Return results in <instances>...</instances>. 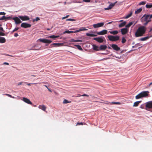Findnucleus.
I'll return each instance as SVG.
<instances>
[{"mask_svg":"<svg viewBox=\"0 0 152 152\" xmlns=\"http://www.w3.org/2000/svg\"><path fill=\"white\" fill-rule=\"evenodd\" d=\"M121 42L122 43H124V37L122 38Z\"/></svg>","mask_w":152,"mask_h":152,"instance_id":"obj_61","label":"nucleus"},{"mask_svg":"<svg viewBox=\"0 0 152 152\" xmlns=\"http://www.w3.org/2000/svg\"><path fill=\"white\" fill-rule=\"evenodd\" d=\"M63 45L62 43H53L50 45L51 48L53 47H59Z\"/></svg>","mask_w":152,"mask_h":152,"instance_id":"obj_17","label":"nucleus"},{"mask_svg":"<svg viewBox=\"0 0 152 152\" xmlns=\"http://www.w3.org/2000/svg\"><path fill=\"white\" fill-rule=\"evenodd\" d=\"M3 64L4 65H9V64L7 62H4L3 63Z\"/></svg>","mask_w":152,"mask_h":152,"instance_id":"obj_54","label":"nucleus"},{"mask_svg":"<svg viewBox=\"0 0 152 152\" xmlns=\"http://www.w3.org/2000/svg\"><path fill=\"white\" fill-rule=\"evenodd\" d=\"M66 21H72L74 20L73 19H71V18H69V19H66Z\"/></svg>","mask_w":152,"mask_h":152,"instance_id":"obj_52","label":"nucleus"},{"mask_svg":"<svg viewBox=\"0 0 152 152\" xmlns=\"http://www.w3.org/2000/svg\"><path fill=\"white\" fill-rule=\"evenodd\" d=\"M110 104H119L120 103L119 102H112L110 103Z\"/></svg>","mask_w":152,"mask_h":152,"instance_id":"obj_38","label":"nucleus"},{"mask_svg":"<svg viewBox=\"0 0 152 152\" xmlns=\"http://www.w3.org/2000/svg\"><path fill=\"white\" fill-rule=\"evenodd\" d=\"M12 19L15 21L16 24H19L21 23L20 20L17 17L12 18Z\"/></svg>","mask_w":152,"mask_h":152,"instance_id":"obj_10","label":"nucleus"},{"mask_svg":"<svg viewBox=\"0 0 152 152\" xmlns=\"http://www.w3.org/2000/svg\"><path fill=\"white\" fill-rule=\"evenodd\" d=\"M71 101L69 102L66 99H64L63 101V103L64 104L70 103Z\"/></svg>","mask_w":152,"mask_h":152,"instance_id":"obj_36","label":"nucleus"},{"mask_svg":"<svg viewBox=\"0 0 152 152\" xmlns=\"http://www.w3.org/2000/svg\"><path fill=\"white\" fill-rule=\"evenodd\" d=\"M132 12H130L129 13H128V14L126 15V16L124 17V19H127L129 17H130L131 16H132Z\"/></svg>","mask_w":152,"mask_h":152,"instance_id":"obj_23","label":"nucleus"},{"mask_svg":"<svg viewBox=\"0 0 152 152\" xmlns=\"http://www.w3.org/2000/svg\"><path fill=\"white\" fill-rule=\"evenodd\" d=\"M0 35L4 36L5 35V34L2 32H0Z\"/></svg>","mask_w":152,"mask_h":152,"instance_id":"obj_48","label":"nucleus"},{"mask_svg":"<svg viewBox=\"0 0 152 152\" xmlns=\"http://www.w3.org/2000/svg\"><path fill=\"white\" fill-rule=\"evenodd\" d=\"M6 41V39L4 37H0V43H4Z\"/></svg>","mask_w":152,"mask_h":152,"instance_id":"obj_27","label":"nucleus"},{"mask_svg":"<svg viewBox=\"0 0 152 152\" xmlns=\"http://www.w3.org/2000/svg\"><path fill=\"white\" fill-rule=\"evenodd\" d=\"M149 91H143L136 95V99H138L143 97H146L149 95Z\"/></svg>","mask_w":152,"mask_h":152,"instance_id":"obj_2","label":"nucleus"},{"mask_svg":"<svg viewBox=\"0 0 152 152\" xmlns=\"http://www.w3.org/2000/svg\"><path fill=\"white\" fill-rule=\"evenodd\" d=\"M152 31V28H150L149 31H148V32H150L151 31Z\"/></svg>","mask_w":152,"mask_h":152,"instance_id":"obj_62","label":"nucleus"},{"mask_svg":"<svg viewBox=\"0 0 152 152\" xmlns=\"http://www.w3.org/2000/svg\"><path fill=\"white\" fill-rule=\"evenodd\" d=\"M11 19H12V18L10 17H6V20Z\"/></svg>","mask_w":152,"mask_h":152,"instance_id":"obj_51","label":"nucleus"},{"mask_svg":"<svg viewBox=\"0 0 152 152\" xmlns=\"http://www.w3.org/2000/svg\"><path fill=\"white\" fill-rule=\"evenodd\" d=\"M26 83V84L28 86H31V84H36V83H31H31Z\"/></svg>","mask_w":152,"mask_h":152,"instance_id":"obj_50","label":"nucleus"},{"mask_svg":"<svg viewBox=\"0 0 152 152\" xmlns=\"http://www.w3.org/2000/svg\"><path fill=\"white\" fill-rule=\"evenodd\" d=\"M109 32L110 34H113V35H116L117 34L118 32L117 31H109Z\"/></svg>","mask_w":152,"mask_h":152,"instance_id":"obj_25","label":"nucleus"},{"mask_svg":"<svg viewBox=\"0 0 152 152\" xmlns=\"http://www.w3.org/2000/svg\"><path fill=\"white\" fill-rule=\"evenodd\" d=\"M128 31V28H124V34H126Z\"/></svg>","mask_w":152,"mask_h":152,"instance_id":"obj_35","label":"nucleus"},{"mask_svg":"<svg viewBox=\"0 0 152 152\" xmlns=\"http://www.w3.org/2000/svg\"><path fill=\"white\" fill-rule=\"evenodd\" d=\"M142 9L141 8H140L137 9L135 12V13L138 14L141 12L142 11Z\"/></svg>","mask_w":152,"mask_h":152,"instance_id":"obj_30","label":"nucleus"},{"mask_svg":"<svg viewBox=\"0 0 152 152\" xmlns=\"http://www.w3.org/2000/svg\"><path fill=\"white\" fill-rule=\"evenodd\" d=\"M149 15L148 14L146 15L144 14L142 17V18H144V20L145 21H147L149 19Z\"/></svg>","mask_w":152,"mask_h":152,"instance_id":"obj_20","label":"nucleus"},{"mask_svg":"<svg viewBox=\"0 0 152 152\" xmlns=\"http://www.w3.org/2000/svg\"><path fill=\"white\" fill-rule=\"evenodd\" d=\"M22 83H23L22 82H20L18 84V86H19V85H21L22 84Z\"/></svg>","mask_w":152,"mask_h":152,"instance_id":"obj_60","label":"nucleus"},{"mask_svg":"<svg viewBox=\"0 0 152 152\" xmlns=\"http://www.w3.org/2000/svg\"><path fill=\"white\" fill-rule=\"evenodd\" d=\"M71 41L72 42H82V41L80 40L79 39H76V40H75L74 39H72Z\"/></svg>","mask_w":152,"mask_h":152,"instance_id":"obj_33","label":"nucleus"},{"mask_svg":"<svg viewBox=\"0 0 152 152\" xmlns=\"http://www.w3.org/2000/svg\"><path fill=\"white\" fill-rule=\"evenodd\" d=\"M115 3H111L110 4L109 6L107 8H105L104 9L105 10H109L111 9L115 5Z\"/></svg>","mask_w":152,"mask_h":152,"instance_id":"obj_19","label":"nucleus"},{"mask_svg":"<svg viewBox=\"0 0 152 152\" xmlns=\"http://www.w3.org/2000/svg\"><path fill=\"white\" fill-rule=\"evenodd\" d=\"M141 45H142L140 43H137L136 44H135V45L133 46L132 47V48H135V49L129 51L128 52H126L125 54H126L127 53H129L130 52L132 51L135 50H137V49H138L142 47V46L139 47L140 46H141Z\"/></svg>","mask_w":152,"mask_h":152,"instance_id":"obj_5","label":"nucleus"},{"mask_svg":"<svg viewBox=\"0 0 152 152\" xmlns=\"http://www.w3.org/2000/svg\"><path fill=\"white\" fill-rule=\"evenodd\" d=\"M38 108L44 111H45L46 109V107L44 105H39L38 107Z\"/></svg>","mask_w":152,"mask_h":152,"instance_id":"obj_21","label":"nucleus"},{"mask_svg":"<svg viewBox=\"0 0 152 152\" xmlns=\"http://www.w3.org/2000/svg\"><path fill=\"white\" fill-rule=\"evenodd\" d=\"M83 124L82 122H80V123L78 122L77 123L76 125L77 126V125H83Z\"/></svg>","mask_w":152,"mask_h":152,"instance_id":"obj_43","label":"nucleus"},{"mask_svg":"<svg viewBox=\"0 0 152 152\" xmlns=\"http://www.w3.org/2000/svg\"><path fill=\"white\" fill-rule=\"evenodd\" d=\"M119 27L121 28L124 26V22H122L119 25Z\"/></svg>","mask_w":152,"mask_h":152,"instance_id":"obj_40","label":"nucleus"},{"mask_svg":"<svg viewBox=\"0 0 152 152\" xmlns=\"http://www.w3.org/2000/svg\"><path fill=\"white\" fill-rule=\"evenodd\" d=\"M14 36L15 37H17L18 36V35L17 33H16L15 34Z\"/></svg>","mask_w":152,"mask_h":152,"instance_id":"obj_58","label":"nucleus"},{"mask_svg":"<svg viewBox=\"0 0 152 152\" xmlns=\"http://www.w3.org/2000/svg\"><path fill=\"white\" fill-rule=\"evenodd\" d=\"M111 41H115L118 40L119 39V37L118 36H114L109 35L107 37Z\"/></svg>","mask_w":152,"mask_h":152,"instance_id":"obj_4","label":"nucleus"},{"mask_svg":"<svg viewBox=\"0 0 152 152\" xmlns=\"http://www.w3.org/2000/svg\"><path fill=\"white\" fill-rule=\"evenodd\" d=\"M6 55L7 56H10L13 57V56H12L10 55H9L7 54H6Z\"/></svg>","mask_w":152,"mask_h":152,"instance_id":"obj_63","label":"nucleus"},{"mask_svg":"<svg viewBox=\"0 0 152 152\" xmlns=\"http://www.w3.org/2000/svg\"><path fill=\"white\" fill-rule=\"evenodd\" d=\"M93 49L94 50L98 51L99 50V48L95 45H93Z\"/></svg>","mask_w":152,"mask_h":152,"instance_id":"obj_22","label":"nucleus"},{"mask_svg":"<svg viewBox=\"0 0 152 152\" xmlns=\"http://www.w3.org/2000/svg\"><path fill=\"white\" fill-rule=\"evenodd\" d=\"M124 26L126 23V21H124Z\"/></svg>","mask_w":152,"mask_h":152,"instance_id":"obj_64","label":"nucleus"},{"mask_svg":"<svg viewBox=\"0 0 152 152\" xmlns=\"http://www.w3.org/2000/svg\"><path fill=\"white\" fill-rule=\"evenodd\" d=\"M151 21V20H148L147 21H145L146 22L144 24V25L145 26L148 23L150 22Z\"/></svg>","mask_w":152,"mask_h":152,"instance_id":"obj_42","label":"nucleus"},{"mask_svg":"<svg viewBox=\"0 0 152 152\" xmlns=\"http://www.w3.org/2000/svg\"><path fill=\"white\" fill-rule=\"evenodd\" d=\"M75 46L77 47V48L79 50H83V49L82 48L81 46L79 45H75Z\"/></svg>","mask_w":152,"mask_h":152,"instance_id":"obj_32","label":"nucleus"},{"mask_svg":"<svg viewBox=\"0 0 152 152\" xmlns=\"http://www.w3.org/2000/svg\"><path fill=\"white\" fill-rule=\"evenodd\" d=\"M146 28L145 26H142L138 28L135 33V35L136 37H141L145 33Z\"/></svg>","mask_w":152,"mask_h":152,"instance_id":"obj_1","label":"nucleus"},{"mask_svg":"<svg viewBox=\"0 0 152 152\" xmlns=\"http://www.w3.org/2000/svg\"><path fill=\"white\" fill-rule=\"evenodd\" d=\"M149 15V19L148 20H151V19L152 18V14L151 15L148 14Z\"/></svg>","mask_w":152,"mask_h":152,"instance_id":"obj_55","label":"nucleus"},{"mask_svg":"<svg viewBox=\"0 0 152 152\" xmlns=\"http://www.w3.org/2000/svg\"><path fill=\"white\" fill-rule=\"evenodd\" d=\"M6 20V17L4 16H2L1 18H0V20Z\"/></svg>","mask_w":152,"mask_h":152,"instance_id":"obj_39","label":"nucleus"},{"mask_svg":"<svg viewBox=\"0 0 152 152\" xmlns=\"http://www.w3.org/2000/svg\"><path fill=\"white\" fill-rule=\"evenodd\" d=\"M109 58H104L101 59V61H102V60H107V59H108Z\"/></svg>","mask_w":152,"mask_h":152,"instance_id":"obj_59","label":"nucleus"},{"mask_svg":"<svg viewBox=\"0 0 152 152\" xmlns=\"http://www.w3.org/2000/svg\"><path fill=\"white\" fill-rule=\"evenodd\" d=\"M145 106V104H141L140 106V108L141 109H144Z\"/></svg>","mask_w":152,"mask_h":152,"instance_id":"obj_41","label":"nucleus"},{"mask_svg":"<svg viewBox=\"0 0 152 152\" xmlns=\"http://www.w3.org/2000/svg\"><path fill=\"white\" fill-rule=\"evenodd\" d=\"M31 26V25L30 24L26 23H23L21 25V27L25 28L30 27Z\"/></svg>","mask_w":152,"mask_h":152,"instance_id":"obj_8","label":"nucleus"},{"mask_svg":"<svg viewBox=\"0 0 152 152\" xmlns=\"http://www.w3.org/2000/svg\"><path fill=\"white\" fill-rule=\"evenodd\" d=\"M86 35L88 37H96L97 36V35L94 34H90L89 33H86Z\"/></svg>","mask_w":152,"mask_h":152,"instance_id":"obj_31","label":"nucleus"},{"mask_svg":"<svg viewBox=\"0 0 152 152\" xmlns=\"http://www.w3.org/2000/svg\"><path fill=\"white\" fill-rule=\"evenodd\" d=\"M107 33V31L106 30H103L97 32V34L99 35H102L106 34Z\"/></svg>","mask_w":152,"mask_h":152,"instance_id":"obj_12","label":"nucleus"},{"mask_svg":"<svg viewBox=\"0 0 152 152\" xmlns=\"http://www.w3.org/2000/svg\"><path fill=\"white\" fill-rule=\"evenodd\" d=\"M0 30L3 31V32H4V30L3 28L1 27H0Z\"/></svg>","mask_w":152,"mask_h":152,"instance_id":"obj_57","label":"nucleus"},{"mask_svg":"<svg viewBox=\"0 0 152 152\" xmlns=\"http://www.w3.org/2000/svg\"><path fill=\"white\" fill-rule=\"evenodd\" d=\"M83 1L86 2H90L91 0H83Z\"/></svg>","mask_w":152,"mask_h":152,"instance_id":"obj_49","label":"nucleus"},{"mask_svg":"<svg viewBox=\"0 0 152 152\" xmlns=\"http://www.w3.org/2000/svg\"><path fill=\"white\" fill-rule=\"evenodd\" d=\"M107 48L106 45H102L100 46L99 47V50H104Z\"/></svg>","mask_w":152,"mask_h":152,"instance_id":"obj_18","label":"nucleus"},{"mask_svg":"<svg viewBox=\"0 0 152 152\" xmlns=\"http://www.w3.org/2000/svg\"><path fill=\"white\" fill-rule=\"evenodd\" d=\"M104 24V23H98L96 24H93V26L94 28H99L103 26Z\"/></svg>","mask_w":152,"mask_h":152,"instance_id":"obj_9","label":"nucleus"},{"mask_svg":"<svg viewBox=\"0 0 152 152\" xmlns=\"http://www.w3.org/2000/svg\"><path fill=\"white\" fill-rule=\"evenodd\" d=\"M40 20L39 18V17H37L35 19H34L33 20V21H38V20Z\"/></svg>","mask_w":152,"mask_h":152,"instance_id":"obj_45","label":"nucleus"},{"mask_svg":"<svg viewBox=\"0 0 152 152\" xmlns=\"http://www.w3.org/2000/svg\"><path fill=\"white\" fill-rule=\"evenodd\" d=\"M134 21H132L129 22L127 25H126L125 27L126 28H129L131 26L133 25L134 23Z\"/></svg>","mask_w":152,"mask_h":152,"instance_id":"obj_26","label":"nucleus"},{"mask_svg":"<svg viewBox=\"0 0 152 152\" xmlns=\"http://www.w3.org/2000/svg\"><path fill=\"white\" fill-rule=\"evenodd\" d=\"M4 95H6L7 96H8L9 97H10L14 98V97H12V96L11 95H10V94H5Z\"/></svg>","mask_w":152,"mask_h":152,"instance_id":"obj_44","label":"nucleus"},{"mask_svg":"<svg viewBox=\"0 0 152 152\" xmlns=\"http://www.w3.org/2000/svg\"><path fill=\"white\" fill-rule=\"evenodd\" d=\"M19 18L22 20H29V18L27 16H19Z\"/></svg>","mask_w":152,"mask_h":152,"instance_id":"obj_11","label":"nucleus"},{"mask_svg":"<svg viewBox=\"0 0 152 152\" xmlns=\"http://www.w3.org/2000/svg\"><path fill=\"white\" fill-rule=\"evenodd\" d=\"M88 30V29H86L84 27H82L80 28L79 30H77L76 31H69V30L66 31H64L63 32L64 34H65L66 33H68V34H70L71 33H75L76 32H78L81 31H87Z\"/></svg>","mask_w":152,"mask_h":152,"instance_id":"obj_3","label":"nucleus"},{"mask_svg":"<svg viewBox=\"0 0 152 152\" xmlns=\"http://www.w3.org/2000/svg\"><path fill=\"white\" fill-rule=\"evenodd\" d=\"M69 16V15H67L65 17H63L62 18V19H66V18H67Z\"/></svg>","mask_w":152,"mask_h":152,"instance_id":"obj_53","label":"nucleus"},{"mask_svg":"<svg viewBox=\"0 0 152 152\" xmlns=\"http://www.w3.org/2000/svg\"><path fill=\"white\" fill-rule=\"evenodd\" d=\"M59 37V35L55 36L54 35H52L48 36L47 37L49 38H52V39H55L56 38H58Z\"/></svg>","mask_w":152,"mask_h":152,"instance_id":"obj_28","label":"nucleus"},{"mask_svg":"<svg viewBox=\"0 0 152 152\" xmlns=\"http://www.w3.org/2000/svg\"><path fill=\"white\" fill-rule=\"evenodd\" d=\"M145 104L146 108H151L152 109V101H148L146 102Z\"/></svg>","mask_w":152,"mask_h":152,"instance_id":"obj_7","label":"nucleus"},{"mask_svg":"<svg viewBox=\"0 0 152 152\" xmlns=\"http://www.w3.org/2000/svg\"><path fill=\"white\" fill-rule=\"evenodd\" d=\"M121 31L122 34L124 35V28H122L121 30Z\"/></svg>","mask_w":152,"mask_h":152,"instance_id":"obj_56","label":"nucleus"},{"mask_svg":"<svg viewBox=\"0 0 152 152\" xmlns=\"http://www.w3.org/2000/svg\"><path fill=\"white\" fill-rule=\"evenodd\" d=\"M23 100L28 104L31 105L32 104V102L28 99L26 98L23 97Z\"/></svg>","mask_w":152,"mask_h":152,"instance_id":"obj_16","label":"nucleus"},{"mask_svg":"<svg viewBox=\"0 0 152 152\" xmlns=\"http://www.w3.org/2000/svg\"><path fill=\"white\" fill-rule=\"evenodd\" d=\"M19 28L18 27H16L15 28L13 31L12 32H14L15 31L18 30L19 29Z\"/></svg>","mask_w":152,"mask_h":152,"instance_id":"obj_46","label":"nucleus"},{"mask_svg":"<svg viewBox=\"0 0 152 152\" xmlns=\"http://www.w3.org/2000/svg\"><path fill=\"white\" fill-rule=\"evenodd\" d=\"M6 14V13L4 12H0V15H4Z\"/></svg>","mask_w":152,"mask_h":152,"instance_id":"obj_47","label":"nucleus"},{"mask_svg":"<svg viewBox=\"0 0 152 152\" xmlns=\"http://www.w3.org/2000/svg\"><path fill=\"white\" fill-rule=\"evenodd\" d=\"M152 37V35L150 36H147L145 37H142L139 39V40L140 41H146L149 39L150 38Z\"/></svg>","mask_w":152,"mask_h":152,"instance_id":"obj_13","label":"nucleus"},{"mask_svg":"<svg viewBox=\"0 0 152 152\" xmlns=\"http://www.w3.org/2000/svg\"><path fill=\"white\" fill-rule=\"evenodd\" d=\"M146 7L148 8H150L152 7V4H146L145 5Z\"/></svg>","mask_w":152,"mask_h":152,"instance_id":"obj_34","label":"nucleus"},{"mask_svg":"<svg viewBox=\"0 0 152 152\" xmlns=\"http://www.w3.org/2000/svg\"><path fill=\"white\" fill-rule=\"evenodd\" d=\"M81 96L88 97L89 96L88 95H87L86 94H83L82 95H80L79 94H77V96H73L72 97H79V96Z\"/></svg>","mask_w":152,"mask_h":152,"instance_id":"obj_24","label":"nucleus"},{"mask_svg":"<svg viewBox=\"0 0 152 152\" xmlns=\"http://www.w3.org/2000/svg\"><path fill=\"white\" fill-rule=\"evenodd\" d=\"M142 102V101H137L134 102L133 105V107H137L139 105V104Z\"/></svg>","mask_w":152,"mask_h":152,"instance_id":"obj_29","label":"nucleus"},{"mask_svg":"<svg viewBox=\"0 0 152 152\" xmlns=\"http://www.w3.org/2000/svg\"><path fill=\"white\" fill-rule=\"evenodd\" d=\"M111 47L114 50L116 51H118L120 50V48L116 45L114 44H112Z\"/></svg>","mask_w":152,"mask_h":152,"instance_id":"obj_14","label":"nucleus"},{"mask_svg":"<svg viewBox=\"0 0 152 152\" xmlns=\"http://www.w3.org/2000/svg\"><path fill=\"white\" fill-rule=\"evenodd\" d=\"M146 3V1H142L141 2H140L139 4V5H144Z\"/></svg>","mask_w":152,"mask_h":152,"instance_id":"obj_37","label":"nucleus"},{"mask_svg":"<svg viewBox=\"0 0 152 152\" xmlns=\"http://www.w3.org/2000/svg\"><path fill=\"white\" fill-rule=\"evenodd\" d=\"M93 39L97 41L99 43H102L104 41L103 38L100 37L94 38Z\"/></svg>","mask_w":152,"mask_h":152,"instance_id":"obj_15","label":"nucleus"},{"mask_svg":"<svg viewBox=\"0 0 152 152\" xmlns=\"http://www.w3.org/2000/svg\"><path fill=\"white\" fill-rule=\"evenodd\" d=\"M38 40H39L40 42L46 43H48L50 44L52 42V41L50 40H48L46 39H39Z\"/></svg>","mask_w":152,"mask_h":152,"instance_id":"obj_6","label":"nucleus"}]
</instances>
